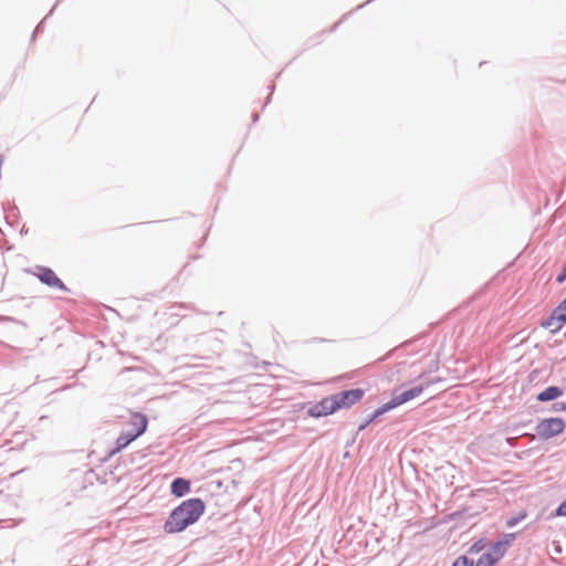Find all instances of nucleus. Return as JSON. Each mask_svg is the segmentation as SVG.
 <instances>
[{
	"label": "nucleus",
	"instance_id": "nucleus-5",
	"mask_svg": "<svg viewBox=\"0 0 566 566\" xmlns=\"http://www.w3.org/2000/svg\"><path fill=\"white\" fill-rule=\"evenodd\" d=\"M565 429V422L560 418H548L542 420L536 428L537 434L543 439H551Z\"/></svg>",
	"mask_w": 566,
	"mask_h": 566
},
{
	"label": "nucleus",
	"instance_id": "nucleus-14",
	"mask_svg": "<svg viewBox=\"0 0 566 566\" xmlns=\"http://www.w3.org/2000/svg\"><path fill=\"white\" fill-rule=\"evenodd\" d=\"M556 516H566V500L557 507Z\"/></svg>",
	"mask_w": 566,
	"mask_h": 566
},
{
	"label": "nucleus",
	"instance_id": "nucleus-12",
	"mask_svg": "<svg viewBox=\"0 0 566 566\" xmlns=\"http://www.w3.org/2000/svg\"><path fill=\"white\" fill-rule=\"evenodd\" d=\"M488 546V542L485 538H480L479 541L474 542L470 548H469V554L471 555H474V554H479L480 552H482L485 547Z\"/></svg>",
	"mask_w": 566,
	"mask_h": 566
},
{
	"label": "nucleus",
	"instance_id": "nucleus-10",
	"mask_svg": "<svg viewBox=\"0 0 566 566\" xmlns=\"http://www.w3.org/2000/svg\"><path fill=\"white\" fill-rule=\"evenodd\" d=\"M562 395V390L558 387H548L538 394L537 399L539 401H549L558 398Z\"/></svg>",
	"mask_w": 566,
	"mask_h": 566
},
{
	"label": "nucleus",
	"instance_id": "nucleus-7",
	"mask_svg": "<svg viewBox=\"0 0 566 566\" xmlns=\"http://www.w3.org/2000/svg\"><path fill=\"white\" fill-rule=\"evenodd\" d=\"M35 276L44 284L50 287H55L62 291H66L64 283L56 276L54 271L48 268H39Z\"/></svg>",
	"mask_w": 566,
	"mask_h": 566
},
{
	"label": "nucleus",
	"instance_id": "nucleus-15",
	"mask_svg": "<svg viewBox=\"0 0 566 566\" xmlns=\"http://www.w3.org/2000/svg\"><path fill=\"white\" fill-rule=\"evenodd\" d=\"M438 368H439V363H438L437 359H434L433 363H432V369L431 370L437 371Z\"/></svg>",
	"mask_w": 566,
	"mask_h": 566
},
{
	"label": "nucleus",
	"instance_id": "nucleus-9",
	"mask_svg": "<svg viewBox=\"0 0 566 566\" xmlns=\"http://www.w3.org/2000/svg\"><path fill=\"white\" fill-rule=\"evenodd\" d=\"M190 491V482L178 478L171 483V493L178 497L184 496Z\"/></svg>",
	"mask_w": 566,
	"mask_h": 566
},
{
	"label": "nucleus",
	"instance_id": "nucleus-4",
	"mask_svg": "<svg viewBox=\"0 0 566 566\" xmlns=\"http://www.w3.org/2000/svg\"><path fill=\"white\" fill-rule=\"evenodd\" d=\"M509 542H496L491 545L490 549L483 553L476 562L473 560L474 566H495L505 555Z\"/></svg>",
	"mask_w": 566,
	"mask_h": 566
},
{
	"label": "nucleus",
	"instance_id": "nucleus-8",
	"mask_svg": "<svg viewBox=\"0 0 566 566\" xmlns=\"http://www.w3.org/2000/svg\"><path fill=\"white\" fill-rule=\"evenodd\" d=\"M129 424L132 426V430L129 432L138 438L147 430L148 419L144 413L133 412Z\"/></svg>",
	"mask_w": 566,
	"mask_h": 566
},
{
	"label": "nucleus",
	"instance_id": "nucleus-13",
	"mask_svg": "<svg viewBox=\"0 0 566 566\" xmlns=\"http://www.w3.org/2000/svg\"><path fill=\"white\" fill-rule=\"evenodd\" d=\"M452 566H474L473 559L468 556H459L452 564Z\"/></svg>",
	"mask_w": 566,
	"mask_h": 566
},
{
	"label": "nucleus",
	"instance_id": "nucleus-2",
	"mask_svg": "<svg viewBox=\"0 0 566 566\" xmlns=\"http://www.w3.org/2000/svg\"><path fill=\"white\" fill-rule=\"evenodd\" d=\"M360 388L337 392L321 400V415H332L335 411L349 408L364 397Z\"/></svg>",
	"mask_w": 566,
	"mask_h": 566
},
{
	"label": "nucleus",
	"instance_id": "nucleus-1",
	"mask_svg": "<svg viewBox=\"0 0 566 566\" xmlns=\"http://www.w3.org/2000/svg\"><path fill=\"white\" fill-rule=\"evenodd\" d=\"M205 503L200 499H189L177 506L165 523L167 533H179L196 523L205 512Z\"/></svg>",
	"mask_w": 566,
	"mask_h": 566
},
{
	"label": "nucleus",
	"instance_id": "nucleus-11",
	"mask_svg": "<svg viewBox=\"0 0 566 566\" xmlns=\"http://www.w3.org/2000/svg\"><path fill=\"white\" fill-rule=\"evenodd\" d=\"M135 439L137 438L133 436L129 431L126 433H122L116 440V451H120L122 449L126 448Z\"/></svg>",
	"mask_w": 566,
	"mask_h": 566
},
{
	"label": "nucleus",
	"instance_id": "nucleus-3",
	"mask_svg": "<svg viewBox=\"0 0 566 566\" xmlns=\"http://www.w3.org/2000/svg\"><path fill=\"white\" fill-rule=\"evenodd\" d=\"M431 384H433V381H428L426 385H419V386L412 387L399 395L394 396L387 403L382 405L380 408H378L374 412L373 419L379 417L380 415H382L396 407H399V406L419 397L423 392L424 388L429 387Z\"/></svg>",
	"mask_w": 566,
	"mask_h": 566
},
{
	"label": "nucleus",
	"instance_id": "nucleus-6",
	"mask_svg": "<svg viewBox=\"0 0 566 566\" xmlns=\"http://www.w3.org/2000/svg\"><path fill=\"white\" fill-rule=\"evenodd\" d=\"M566 324V298L553 311L551 316L542 324L543 327L555 333Z\"/></svg>",
	"mask_w": 566,
	"mask_h": 566
}]
</instances>
